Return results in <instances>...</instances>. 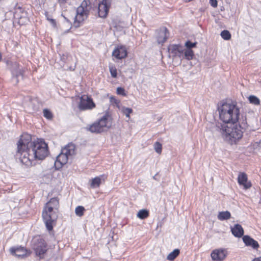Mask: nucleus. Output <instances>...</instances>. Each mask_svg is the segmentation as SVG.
I'll list each match as a JSON object with an SVG mask.
<instances>
[{
    "instance_id": "1",
    "label": "nucleus",
    "mask_w": 261,
    "mask_h": 261,
    "mask_svg": "<svg viewBox=\"0 0 261 261\" xmlns=\"http://www.w3.org/2000/svg\"><path fill=\"white\" fill-rule=\"evenodd\" d=\"M219 118L223 122H217L211 128L213 134L220 136L232 144L243 136L242 129L246 128V119L240 123V109L234 103H223L218 108Z\"/></svg>"
},
{
    "instance_id": "2",
    "label": "nucleus",
    "mask_w": 261,
    "mask_h": 261,
    "mask_svg": "<svg viewBox=\"0 0 261 261\" xmlns=\"http://www.w3.org/2000/svg\"><path fill=\"white\" fill-rule=\"evenodd\" d=\"M31 136L23 134L17 143L16 159L27 166L32 165L35 160H43L48 154L47 144L42 140L32 141Z\"/></svg>"
},
{
    "instance_id": "3",
    "label": "nucleus",
    "mask_w": 261,
    "mask_h": 261,
    "mask_svg": "<svg viewBox=\"0 0 261 261\" xmlns=\"http://www.w3.org/2000/svg\"><path fill=\"white\" fill-rule=\"evenodd\" d=\"M59 205V199L57 197L51 198L44 206L42 211V218L46 227L48 231L53 229L58 218L57 211Z\"/></svg>"
},
{
    "instance_id": "4",
    "label": "nucleus",
    "mask_w": 261,
    "mask_h": 261,
    "mask_svg": "<svg viewBox=\"0 0 261 261\" xmlns=\"http://www.w3.org/2000/svg\"><path fill=\"white\" fill-rule=\"evenodd\" d=\"M110 119L111 116L108 112H107L98 121L90 125L87 129L92 133H101L110 127V125L108 123Z\"/></svg>"
},
{
    "instance_id": "5",
    "label": "nucleus",
    "mask_w": 261,
    "mask_h": 261,
    "mask_svg": "<svg viewBox=\"0 0 261 261\" xmlns=\"http://www.w3.org/2000/svg\"><path fill=\"white\" fill-rule=\"evenodd\" d=\"M14 18L20 25H23L29 21L27 11L20 7H16L14 13Z\"/></svg>"
},
{
    "instance_id": "6",
    "label": "nucleus",
    "mask_w": 261,
    "mask_h": 261,
    "mask_svg": "<svg viewBox=\"0 0 261 261\" xmlns=\"http://www.w3.org/2000/svg\"><path fill=\"white\" fill-rule=\"evenodd\" d=\"M33 249L37 255L41 257L46 251V245L44 241L41 238L35 239L33 241Z\"/></svg>"
},
{
    "instance_id": "7",
    "label": "nucleus",
    "mask_w": 261,
    "mask_h": 261,
    "mask_svg": "<svg viewBox=\"0 0 261 261\" xmlns=\"http://www.w3.org/2000/svg\"><path fill=\"white\" fill-rule=\"evenodd\" d=\"M112 0H102L99 2L98 7V16L100 18L107 17L111 7Z\"/></svg>"
},
{
    "instance_id": "8",
    "label": "nucleus",
    "mask_w": 261,
    "mask_h": 261,
    "mask_svg": "<svg viewBox=\"0 0 261 261\" xmlns=\"http://www.w3.org/2000/svg\"><path fill=\"white\" fill-rule=\"evenodd\" d=\"M95 107V103L90 97L87 96L86 99H85L83 96L81 97L78 106V108L81 111L92 109Z\"/></svg>"
},
{
    "instance_id": "9",
    "label": "nucleus",
    "mask_w": 261,
    "mask_h": 261,
    "mask_svg": "<svg viewBox=\"0 0 261 261\" xmlns=\"http://www.w3.org/2000/svg\"><path fill=\"white\" fill-rule=\"evenodd\" d=\"M156 38L159 44H163L168 38L169 33L166 27L160 28L156 31Z\"/></svg>"
},
{
    "instance_id": "10",
    "label": "nucleus",
    "mask_w": 261,
    "mask_h": 261,
    "mask_svg": "<svg viewBox=\"0 0 261 261\" xmlns=\"http://www.w3.org/2000/svg\"><path fill=\"white\" fill-rule=\"evenodd\" d=\"M11 70L12 77L15 80V84H17L18 83V77L19 76H22L23 70L16 62H14L12 64Z\"/></svg>"
},
{
    "instance_id": "11",
    "label": "nucleus",
    "mask_w": 261,
    "mask_h": 261,
    "mask_svg": "<svg viewBox=\"0 0 261 261\" xmlns=\"http://www.w3.org/2000/svg\"><path fill=\"white\" fill-rule=\"evenodd\" d=\"M226 255V251L223 249H215L211 253V257L214 261H222Z\"/></svg>"
},
{
    "instance_id": "12",
    "label": "nucleus",
    "mask_w": 261,
    "mask_h": 261,
    "mask_svg": "<svg viewBox=\"0 0 261 261\" xmlns=\"http://www.w3.org/2000/svg\"><path fill=\"white\" fill-rule=\"evenodd\" d=\"M169 54L173 57L180 58L183 54L182 47L180 45L171 44L168 47Z\"/></svg>"
},
{
    "instance_id": "13",
    "label": "nucleus",
    "mask_w": 261,
    "mask_h": 261,
    "mask_svg": "<svg viewBox=\"0 0 261 261\" xmlns=\"http://www.w3.org/2000/svg\"><path fill=\"white\" fill-rule=\"evenodd\" d=\"M127 55V49L124 46H118L113 50L112 56L117 59L125 58Z\"/></svg>"
},
{
    "instance_id": "14",
    "label": "nucleus",
    "mask_w": 261,
    "mask_h": 261,
    "mask_svg": "<svg viewBox=\"0 0 261 261\" xmlns=\"http://www.w3.org/2000/svg\"><path fill=\"white\" fill-rule=\"evenodd\" d=\"M69 158L66 154L61 151V152L57 157L56 160L55 162V166L56 169H59L62 167L67 163Z\"/></svg>"
},
{
    "instance_id": "15",
    "label": "nucleus",
    "mask_w": 261,
    "mask_h": 261,
    "mask_svg": "<svg viewBox=\"0 0 261 261\" xmlns=\"http://www.w3.org/2000/svg\"><path fill=\"white\" fill-rule=\"evenodd\" d=\"M247 179V176L245 173L242 172L239 174L238 177V183L239 185L243 186L245 189H248L252 186L251 182L248 181Z\"/></svg>"
},
{
    "instance_id": "16",
    "label": "nucleus",
    "mask_w": 261,
    "mask_h": 261,
    "mask_svg": "<svg viewBox=\"0 0 261 261\" xmlns=\"http://www.w3.org/2000/svg\"><path fill=\"white\" fill-rule=\"evenodd\" d=\"M88 10H85L83 8L77 7L76 9V15L75 17V21L79 23L82 22L87 18L89 15Z\"/></svg>"
},
{
    "instance_id": "17",
    "label": "nucleus",
    "mask_w": 261,
    "mask_h": 261,
    "mask_svg": "<svg viewBox=\"0 0 261 261\" xmlns=\"http://www.w3.org/2000/svg\"><path fill=\"white\" fill-rule=\"evenodd\" d=\"M243 240L245 244L247 246H250L253 249H257L259 247L258 242L249 236H244Z\"/></svg>"
},
{
    "instance_id": "18",
    "label": "nucleus",
    "mask_w": 261,
    "mask_h": 261,
    "mask_svg": "<svg viewBox=\"0 0 261 261\" xmlns=\"http://www.w3.org/2000/svg\"><path fill=\"white\" fill-rule=\"evenodd\" d=\"M75 146L74 144L69 143L63 148L61 151L64 152L65 154H66L68 158H69L75 154Z\"/></svg>"
},
{
    "instance_id": "19",
    "label": "nucleus",
    "mask_w": 261,
    "mask_h": 261,
    "mask_svg": "<svg viewBox=\"0 0 261 261\" xmlns=\"http://www.w3.org/2000/svg\"><path fill=\"white\" fill-rule=\"evenodd\" d=\"M232 233L236 237L240 238L244 234V230L242 226L239 224H236L233 228H231Z\"/></svg>"
},
{
    "instance_id": "20",
    "label": "nucleus",
    "mask_w": 261,
    "mask_h": 261,
    "mask_svg": "<svg viewBox=\"0 0 261 261\" xmlns=\"http://www.w3.org/2000/svg\"><path fill=\"white\" fill-rule=\"evenodd\" d=\"M11 253L18 257H23L27 255V250L23 248L19 247L16 249L11 248Z\"/></svg>"
},
{
    "instance_id": "21",
    "label": "nucleus",
    "mask_w": 261,
    "mask_h": 261,
    "mask_svg": "<svg viewBox=\"0 0 261 261\" xmlns=\"http://www.w3.org/2000/svg\"><path fill=\"white\" fill-rule=\"evenodd\" d=\"M230 217L231 214L228 211L219 212L218 215V219L221 221L228 220Z\"/></svg>"
},
{
    "instance_id": "22",
    "label": "nucleus",
    "mask_w": 261,
    "mask_h": 261,
    "mask_svg": "<svg viewBox=\"0 0 261 261\" xmlns=\"http://www.w3.org/2000/svg\"><path fill=\"white\" fill-rule=\"evenodd\" d=\"M179 250L178 249H175L168 254L167 259L169 260L172 261L174 260L175 258L179 254Z\"/></svg>"
},
{
    "instance_id": "23",
    "label": "nucleus",
    "mask_w": 261,
    "mask_h": 261,
    "mask_svg": "<svg viewBox=\"0 0 261 261\" xmlns=\"http://www.w3.org/2000/svg\"><path fill=\"white\" fill-rule=\"evenodd\" d=\"M101 183V178L99 177H95L92 179L90 184V186L92 188H95L99 187Z\"/></svg>"
},
{
    "instance_id": "24",
    "label": "nucleus",
    "mask_w": 261,
    "mask_h": 261,
    "mask_svg": "<svg viewBox=\"0 0 261 261\" xmlns=\"http://www.w3.org/2000/svg\"><path fill=\"white\" fill-rule=\"evenodd\" d=\"M90 4L91 3L89 0H84L79 7L82 9L83 8L85 10H88L89 12L91 8L90 5Z\"/></svg>"
},
{
    "instance_id": "25",
    "label": "nucleus",
    "mask_w": 261,
    "mask_h": 261,
    "mask_svg": "<svg viewBox=\"0 0 261 261\" xmlns=\"http://www.w3.org/2000/svg\"><path fill=\"white\" fill-rule=\"evenodd\" d=\"M149 216V212L147 210H140L138 214L137 217L141 219H144L147 218Z\"/></svg>"
},
{
    "instance_id": "26",
    "label": "nucleus",
    "mask_w": 261,
    "mask_h": 261,
    "mask_svg": "<svg viewBox=\"0 0 261 261\" xmlns=\"http://www.w3.org/2000/svg\"><path fill=\"white\" fill-rule=\"evenodd\" d=\"M85 209L83 206H77L75 210V213L76 216L79 217H82L84 215V211Z\"/></svg>"
},
{
    "instance_id": "27",
    "label": "nucleus",
    "mask_w": 261,
    "mask_h": 261,
    "mask_svg": "<svg viewBox=\"0 0 261 261\" xmlns=\"http://www.w3.org/2000/svg\"><path fill=\"white\" fill-rule=\"evenodd\" d=\"M184 56L187 60L192 59L194 56V53L192 49H187L184 52Z\"/></svg>"
},
{
    "instance_id": "28",
    "label": "nucleus",
    "mask_w": 261,
    "mask_h": 261,
    "mask_svg": "<svg viewBox=\"0 0 261 261\" xmlns=\"http://www.w3.org/2000/svg\"><path fill=\"white\" fill-rule=\"evenodd\" d=\"M249 101L251 103L255 105H258L260 103V100L258 97L254 95H251L248 98Z\"/></svg>"
},
{
    "instance_id": "29",
    "label": "nucleus",
    "mask_w": 261,
    "mask_h": 261,
    "mask_svg": "<svg viewBox=\"0 0 261 261\" xmlns=\"http://www.w3.org/2000/svg\"><path fill=\"white\" fill-rule=\"evenodd\" d=\"M222 38L225 40H229L231 38V34L227 30H223L221 33Z\"/></svg>"
},
{
    "instance_id": "30",
    "label": "nucleus",
    "mask_w": 261,
    "mask_h": 261,
    "mask_svg": "<svg viewBox=\"0 0 261 261\" xmlns=\"http://www.w3.org/2000/svg\"><path fill=\"white\" fill-rule=\"evenodd\" d=\"M43 116L44 117H45L46 119L50 120L53 118V114L51 112L47 109H45L43 110Z\"/></svg>"
},
{
    "instance_id": "31",
    "label": "nucleus",
    "mask_w": 261,
    "mask_h": 261,
    "mask_svg": "<svg viewBox=\"0 0 261 261\" xmlns=\"http://www.w3.org/2000/svg\"><path fill=\"white\" fill-rule=\"evenodd\" d=\"M122 112L126 117L129 118V115L133 112V110L131 108L123 107L122 109Z\"/></svg>"
},
{
    "instance_id": "32",
    "label": "nucleus",
    "mask_w": 261,
    "mask_h": 261,
    "mask_svg": "<svg viewBox=\"0 0 261 261\" xmlns=\"http://www.w3.org/2000/svg\"><path fill=\"white\" fill-rule=\"evenodd\" d=\"M109 70H110V72L111 76L113 78L117 77V69H116V67L113 65L110 66Z\"/></svg>"
},
{
    "instance_id": "33",
    "label": "nucleus",
    "mask_w": 261,
    "mask_h": 261,
    "mask_svg": "<svg viewBox=\"0 0 261 261\" xmlns=\"http://www.w3.org/2000/svg\"><path fill=\"white\" fill-rule=\"evenodd\" d=\"M154 148L155 151L158 153H161L162 152V144L159 142H156L154 144Z\"/></svg>"
},
{
    "instance_id": "34",
    "label": "nucleus",
    "mask_w": 261,
    "mask_h": 261,
    "mask_svg": "<svg viewBox=\"0 0 261 261\" xmlns=\"http://www.w3.org/2000/svg\"><path fill=\"white\" fill-rule=\"evenodd\" d=\"M197 44V42H192L188 40L185 43V46L187 47V49H191L192 48L196 47Z\"/></svg>"
},
{
    "instance_id": "35",
    "label": "nucleus",
    "mask_w": 261,
    "mask_h": 261,
    "mask_svg": "<svg viewBox=\"0 0 261 261\" xmlns=\"http://www.w3.org/2000/svg\"><path fill=\"white\" fill-rule=\"evenodd\" d=\"M117 93L118 94L122 95H125L126 94L125 93V90L124 88L122 87H118L117 88Z\"/></svg>"
},
{
    "instance_id": "36",
    "label": "nucleus",
    "mask_w": 261,
    "mask_h": 261,
    "mask_svg": "<svg viewBox=\"0 0 261 261\" xmlns=\"http://www.w3.org/2000/svg\"><path fill=\"white\" fill-rule=\"evenodd\" d=\"M68 56V54H63L61 56V60L64 62H65L66 60L67 59Z\"/></svg>"
},
{
    "instance_id": "37",
    "label": "nucleus",
    "mask_w": 261,
    "mask_h": 261,
    "mask_svg": "<svg viewBox=\"0 0 261 261\" xmlns=\"http://www.w3.org/2000/svg\"><path fill=\"white\" fill-rule=\"evenodd\" d=\"M210 3L212 6L213 7H216L217 6V0H210Z\"/></svg>"
},
{
    "instance_id": "38",
    "label": "nucleus",
    "mask_w": 261,
    "mask_h": 261,
    "mask_svg": "<svg viewBox=\"0 0 261 261\" xmlns=\"http://www.w3.org/2000/svg\"><path fill=\"white\" fill-rule=\"evenodd\" d=\"M47 19L50 22V23L53 26L55 27L56 25V22L55 19L53 18H49L48 17H47Z\"/></svg>"
},
{
    "instance_id": "39",
    "label": "nucleus",
    "mask_w": 261,
    "mask_h": 261,
    "mask_svg": "<svg viewBox=\"0 0 261 261\" xmlns=\"http://www.w3.org/2000/svg\"><path fill=\"white\" fill-rule=\"evenodd\" d=\"M62 16H63L64 18V19L67 21V22L69 23L70 25H71V22L69 21V20L63 14H62Z\"/></svg>"
},
{
    "instance_id": "40",
    "label": "nucleus",
    "mask_w": 261,
    "mask_h": 261,
    "mask_svg": "<svg viewBox=\"0 0 261 261\" xmlns=\"http://www.w3.org/2000/svg\"><path fill=\"white\" fill-rule=\"evenodd\" d=\"M252 261H261V256L255 258Z\"/></svg>"
},
{
    "instance_id": "41",
    "label": "nucleus",
    "mask_w": 261,
    "mask_h": 261,
    "mask_svg": "<svg viewBox=\"0 0 261 261\" xmlns=\"http://www.w3.org/2000/svg\"><path fill=\"white\" fill-rule=\"evenodd\" d=\"M58 1L60 4H62L65 3L66 0H58Z\"/></svg>"
},
{
    "instance_id": "42",
    "label": "nucleus",
    "mask_w": 261,
    "mask_h": 261,
    "mask_svg": "<svg viewBox=\"0 0 261 261\" xmlns=\"http://www.w3.org/2000/svg\"><path fill=\"white\" fill-rule=\"evenodd\" d=\"M2 59V55H1V53H0V60H1Z\"/></svg>"
}]
</instances>
